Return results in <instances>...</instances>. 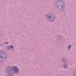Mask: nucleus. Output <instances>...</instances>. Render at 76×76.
<instances>
[{
	"instance_id": "nucleus-1",
	"label": "nucleus",
	"mask_w": 76,
	"mask_h": 76,
	"mask_svg": "<svg viewBox=\"0 0 76 76\" xmlns=\"http://www.w3.org/2000/svg\"><path fill=\"white\" fill-rule=\"evenodd\" d=\"M13 68L14 70H15V73H18V72H19V69H18V67L14 66L13 67Z\"/></svg>"
},
{
	"instance_id": "nucleus-2",
	"label": "nucleus",
	"mask_w": 76,
	"mask_h": 76,
	"mask_svg": "<svg viewBox=\"0 0 76 76\" xmlns=\"http://www.w3.org/2000/svg\"><path fill=\"white\" fill-rule=\"evenodd\" d=\"M70 47H71V45H70L69 47L68 48V50H69V49H70Z\"/></svg>"
},
{
	"instance_id": "nucleus-3",
	"label": "nucleus",
	"mask_w": 76,
	"mask_h": 76,
	"mask_svg": "<svg viewBox=\"0 0 76 76\" xmlns=\"http://www.w3.org/2000/svg\"><path fill=\"white\" fill-rule=\"evenodd\" d=\"M10 47H11V48H13V47L12 45L10 46Z\"/></svg>"
},
{
	"instance_id": "nucleus-4",
	"label": "nucleus",
	"mask_w": 76,
	"mask_h": 76,
	"mask_svg": "<svg viewBox=\"0 0 76 76\" xmlns=\"http://www.w3.org/2000/svg\"><path fill=\"white\" fill-rule=\"evenodd\" d=\"M66 67V66H64V68H66V67Z\"/></svg>"
},
{
	"instance_id": "nucleus-5",
	"label": "nucleus",
	"mask_w": 76,
	"mask_h": 76,
	"mask_svg": "<svg viewBox=\"0 0 76 76\" xmlns=\"http://www.w3.org/2000/svg\"><path fill=\"white\" fill-rule=\"evenodd\" d=\"M10 48V46H8V49H9Z\"/></svg>"
},
{
	"instance_id": "nucleus-6",
	"label": "nucleus",
	"mask_w": 76,
	"mask_h": 76,
	"mask_svg": "<svg viewBox=\"0 0 76 76\" xmlns=\"http://www.w3.org/2000/svg\"><path fill=\"white\" fill-rule=\"evenodd\" d=\"M1 58H3V57L1 56Z\"/></svg>"
},
{
	"instance_id": "nucleus-7",
	"label": "nucleus",
	"mask_w": 76,
	"mask_h": 76,
	"mask_svg": "<svg viewBox=\"0 0 76 76\" xmlns=\"http://www.w3.org/2000/svg\"><path fill=\"white\" fill-rule=\"evenodd\" d=\"M7 43H7V42L5 43V44H7Z\"/></svg>"
},
{
	"instance_id": "nucleus-8",
	"label": "nucleus",
	"mask_w": 76,
	"mask_h": 76,
	"mask_svg": "<svg viewBox=\"0 0 76 76\" xmlns=\"http://www.w3.org/2000/svg\"><path fill=\"white\" fill-rule=\"evenodd\" d=\"M49 18H51V17H50V16H49Z\"/></svg>"
},
{
	"instance_id": "nucleus-9",
	"label": "nucleus",
	"mask_w": 76,
	"mask_h": 76,
	"mask_svg": "<svg viewBox=\"0 0 76 76\" xmlns=\"http://www.w3.org/2000/svg\"><path fill=\"white\" fill-rule=\"evenodd\" d=\"M61 7H63V5H61Z\"/></svg>"
}]
</instances>
